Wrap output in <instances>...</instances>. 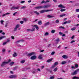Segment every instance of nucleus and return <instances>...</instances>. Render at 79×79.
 I'll return each instance as SVG.
<instances>
[{
  "instance_id": "f257e3e1",
  "label": "nucleus",
  "mask_w": 79,
  "mask_h": 79,
  "mask_svg": "<svg viewBox=\"0 0 79 79\" xmlns=\"http://www.w3.org/2000/svg\"><path fill=\"white\" fill-rule=\"evenodd\" d=\"M79 71V69H77L76 70L74 71V72L71 73L72 75H76L77 74V73Z\"/></svg>"
},
{
  "instance_id": "f03ea898",
  "label": "nucleus",
  "mask_w": 79,
  "mask_h": 79,
  "mask_svg": "<svg viewBox=\"0 0 79 79\" xmlns=\"http://www.w3.org/2000/svg\"><path fill=\"white\" fill-rule=\"evenodd\" d=\"M52 10H43L40 11V13H44L45 12H48V11H50Z\"/></svg>"
},
{
  "instance_id": "7ed1b4c3",
  "label": "nucleus",
  "mask_w": 79,
  "mask_h": 79,
  "mask_svg": "<svg viewBox=\"0 0 79 79\" xmlns=\"http://www.w3.org/2000/svg\"><path fill=\"white\" fill-rule=\"evenodd\" d=\"M8 62H7L4 61L1 64V66L3 67V66H5V65L6 64H8Z\"/></svg>"
},
{
  "instance_id": "20e7f679",
  "label": "nucleus",
  "mask_w": 79,
  "mask_h": 79,
  "mask_svg": "<svg viewBox=\"0 0 79 79\" xmlns=\"http://www.w3.org/2000/svg\"><path fill=\"white\" fill-rule=\"evenodd\" d=\"M35 9H37V10H39V9H41V8H43V6L35 7Z\"/></svg>"
},
{
  "instance_id": "39448f33",
  "label": "nucleus",
  "mask_w": 79,
  "mask_h": 79,
  "mask_svg": "<svg viewBox=\"0 0 79 79\" xmlns=\"http://www.w3.org/2000/svg\"><path fill=\"white\" fill-rule=\"evenodd\" d=\"M35 53L34 52L28 53L27 54V56H32V55H34Z\"/></svg>"
},
{
  "instance_id": "423d86ee",
  "label": "nucleus",
  "mask_w": 79,
  "mask_h": 79,
  "mask_svg": "<svg viewBox=\"0 0 79 79\" xmlns=\"http://www.w3.org/2000/svg\"><path fill=\"white\" fill-rule=\"evenodd\" d=\"M36 59V56H33L31 57V60H34Z\"/></svg>"
},
{
  "instance_id": "0eeeda50",
  "label": "nucleus",
  "mask_w": 79,
  "mask_h": 79,
  "mask_svg": "<svg viewBox=\"0 0 79 79\" xmlns=\"http://www.w3.org/2000/svg\"><path fill=\"white\" fill-rule=\"evenodd\" d=\"M58 6L59 7V8H65L64 6L62 4H60L58 5Z\"/></svg>"
},
{
  "instance_id": "6e6552de",
  "label": "nucleus",
  "mask_w": 79,
  "mask_h": 79,
  "mask_svg": "<svg viewBox=\"0 0 79 79\" xmlns=\"http://www.w3.org/2000/svg\"><path fill=\"white\" fill-rule=\"evenodd\" d=\"M50 7V6L49 5H44V6H43V8H47Z\"/></svg>"
},
{
  "instance_id": "1a4fd4ad",
  "label": "nucleus",
  "mask_w": 79,
  "mask_h": 79,
  "mask_svg": "<svg viewBox=\"0 0 79 79\" xmlns=\"http://www.w3.org/2000/svg\"><path fill=\"white\" fill-rule=\"evenodd\" d=\"M16 77V76L15 75H10L9 76V78H15Z\"/></svg>"
},
{
  "instance_id": "9d476101",
  "label": "nucleus",
  "mask_w": 79,
  "mask_h": 79,
  "mask_svg": "<svg viewBox=\"0 0 79 79\" xmlns=\"http://www.w3.org/2000/svg\"><path fill=\"white\" fill-rule=\"evenodd\" d=\"M47 17L48 18H53V17H54V16H51L50 15H47Z\"/></svg>"
},
{
  "instance_id": "9b49d317",
  "label": "nucleus",
  "mask_w": 79,
  "mask_h": 79,
  "mask_svg": "<svg viewBox=\"0 0 79 79\" xmlns=\"http://www.w3.org/2000/svg\"><path fill=\"white\" fill-rule=\"evenodd\" d=\"M34 26L37 29V30H39V27L37 26V25H34Z\"/></svg>"
},
{
  "instance_id": "f8f14e48",
  "label": "nucleus",
  "mask_w": 79,
  "mask_h": 79,
  "mask_svg": "<svg viewBox=\"0 0 79 79\" xmlns=\"http://www.w3.org/2000/svg\"><path fill=\"white\" fill-rule=\"evenodd\" d=\"M6 38V36H2L0 37V40H2V39H5Z\"/></svg>"
},
{
  "instance_id": "ddd939ff",
  "label": "nucleus",
  "mask_w": 79,
  "mask_h": 79,
  "mask_svg": "<svg viewBox=\"0 0 79 79\" xmlns=\"http://www.w3.org/2000/svg\"><path fill=\"white\" fill-rule=\"evenodd\" d=\"M24 42V40H19L18 41H17L16 42V43H19V42Z\"/></svg>"
},
{
  "instance_id": "4468645a",
  "label": "nucleus",
  "mask_w": 79,
  "mask_h": 79,
  "mask_svg": "<svg viewBox=\"0 0 79 79\" xmlns=\"http://www.w3.org/2000/svg\"><path fill=\"white\" fill-rule=\"evenodd\" d=\"M38 58L39 59H42V55L40 54L39 55Z\"/></svg>"
},
{
  "instance_id": "2eb2a0df",
  "label": "nucleus",
  "mask_w": 79,
  "mask_h": 79,
  "mask_svg": "<svg viewBox=\"0 0 79 79\" xmlns=\"http://www.w3.org/2000/svg\"><path fill=\"white\" fill-rule=\"evenodd\" d=\"M18 56V54L17 53H14L13 54V57H16V56Z\"/></svg>"
},
{
  "instance_id": "dca6fc26",
  "label": "nucleus",
  "mask_w": 79,
  "mask_h": 79,
  "mask_svg": "<svg viewBox=\"0 0 79 79\" xmlns=\"http://www.w3.org/2000/svg\"><path fill=\"white\" fill-rule=\"evenodd\" d=\"M62 58L66 59V58H68V56L65 55H64L62 56Z\"/></svg>"
},
{
  "instance_id": "f3484780",
  "label": "nucleus",
  "mask_w": 79,
  "mask_h": 79,
  "mask_svg": "<svg viewBox=\"0 0 79 79\" xmlns=\"http://www.w3.org/2000/svg\"><path fill=\"white\" fill-rule=\"evenodd\" d=\"M73 79H79V78L78 77L76 76L73 77Z\"/></svg>"
},
{
  "instance_id": "a211bd4d",
  "label": "nucleus",
  "mask_w": 79,
  "mask_h": 79,
  "mask_svg": "<svg viewBox=\"0 0 79 79\" xmlns=\"http://www.w3.org/2000/svg\"><path fill=\"white\" fill-rule=\"evenodd\" d=\"M33 12L36 14L37 15H39V13L37 11H33Z\"/></svg>"
},
{
  "instance_id": "6ab92c4d",
  "label": "nucleus",
  "mask_w": 79,
  "mask_h": 79,
  "mask_svg": "<svg viewBox=\"0 0 79 79\" xmlns=\"http://www.w3.org/2000/svg\"><path fill=\"white\" fill-rule=\"evenodd\" d=\"M66 61H65L62 62L61 64H66Z\"/></svg>"
},
{
  "instance_id": "aec40b11",
  "label": "nucleus",
  "mask_w": 79,
  "mask_h": 79,
  "mask_svg": "<svg viewBox=\"0 0 79 79\" xmlns=\"http://www.w3.org/2000/svg\"><path fill=\"white\" fill-rule=\"evenodd\" d=\"M58 68L57 67H56V68H55L53 70V71H54V72H56V71H57V70H58Z\"/></svg>"
},
{
  "instance_id": "412c9836",
  "label": "nucleus",
  "mask_w": 79,
  "mask_h": 79,
  "mask_svg": "<svg viewBox=\"0 0 79 79\" xmlns=\"http://www.w3.org/2000/svg\"><path fill=\"white\" fill-rule=\"evenodd\" d=\"M11 10H16L15 9V6H13L11 8Z\"/></svg>"
},
{
  "instance_id": "4be33fe9",
  "label": "nucleus",
  "mask_w": 79,
  "mask_h": 79,
  "mask_svg": "<svg viewBox=\"0 0 79 79\" xmlns=\"http://www.w3.org/2000/svg\"><path fill=\"white\" fill-rule=\"evenodd\" d=\"M52 60H53V58L48 59V60L47 61V62H48H48H50V61H52Z\"/></svg>"
},
{
  "instance_id": "5701e85b",
  "label": "nucleus",
  "mask_w": 79,
  "mask_h": 79,
  "mask_svg": "<svg viewBox=\"0 0 79 79\" xmlns=\"http://www.w3.org/2000/svg\"><path fill=\"white\" fill-rule=\"evenodd\" d=\"M55 40L56 41V42H56V44H57L58 42H60V39L59 38H58L56 40Z\"/></svg>"
},
{
  "instance_id": "b1692460",
  "label": "nucleus",
  "mask_w": 79,
  "mask_h": 79,
  "mask_svg": "<svg viewBox=\"0 0 79 79\" xmlns=\"http://www.w3.org/2000/svg\"><path fill=\"white\" fill-rule=\"evenodd\" d=\"M19 26H20V25H19V24H17L16 26H15V27L17 28L18 29V27H19Z\"/></svg>"
},
{
  "instance_id": "393cba45",
  "label": "nucleus",
  "mask_w": 79,
  "mask_h": 79,
  "mask_svg": "<svg viewBox=\"0 0 79 79\" xmlns=\"http://www.w3.org/2000/svg\"><path fill=\"white\" fill-rule=\"evenodd\" d=\"M38 24L39 25H41V24H42V21H40L38 22Z\"/></svg>"
},
{
  "instance_id": "a878e982",
  "label": "nucleus",
  "mask_w": 79,
  "mask_h": 79,
  "mask_svg": "<svg viewBox=\"0 0 79 79\" xmlns=\"http://www.w3.org/2000/svg\"><path fill=\"white\" fill-rule=\"evenodd\" d=\"M26 8V6H22L21 8V9H24V8Z\"/></svg>"
},
{
  "instance_id": "bb28decb",
  "label": "nucleus",
  "mask_w": 79,
  "mask_h": 79,
  "mask_svg": "<svg viewBox=\"0 0 79 79\" xmlns=\"http://www.w3.org/2000/svg\"><path fill=\"white\" fill-rule=\"evenodd\" d=\"M51 32L52 34H54V33L55 32V30H53L51 31Z\"/></svg>"
},
{
  "instance_id": "cd10ccee",
  "label": "nucleus",
  "mask_w": 79,
  "mask_h": 79,
  "mask_svg": "<svg viewBox=\"0 0 79 79\" xmlns=\"http://www.w3.org/2000/svg\"><path fill=\"white\" fill-rule=\"evenodd\" d=\"M60 11L61 12H63V11H66V9H63L60 10Z\"/></svg>"
},
{
  "instance_id": "c85d7f7f",
  "label": "nucleus",
  "mask_w": 79,
  "mask_h": 79,
  "mask_svg": "<svg viewBox=\"0 0 79 79\" xmlns=\"http://www.w3.org/2000/svg\"><path fill=\"white\" fill-rule=\"evenodd\" d=\"M35 30V29L34 28V27H33L31 30V32H33V31H34Z\"/></svg>"
},
{
  "instance_id": "c756f323",
  "label": "nucleus",
  "mask_w": 79,
  "mask_h": 79,
  "mask_svg": "<svg viewBox=\"0 0 79 79\" xmlns=\"http://www.w3.org/2000/svg\"><path fill=\"white\" fill-rule=\"evenodd\" d=\"M48 24H49V23L48 22H47L44 24V26H47L48 25Z\"/></svg>"
},
{
  "instance_id": "7c9ffc66",
  "label": "nucleus",
  "mask_w": 79,
  "mask_h": 79,
  "mask_svg": "<svg viewBox=\"0 0 79 79\" xmlns=\"http://www.w3.org/2000/svg\"><path fill=\"white\" fill-rule=\"evenodd\" d=\"M59 20L58 19H57L55 21V22L57 24H58V23H59Z\"/></svg>"
},
{
  "instance_id": "2f4dec72",
  "label": "nucleus",
  "mask_w": 79,
  "mask_h": 79,
  "mask_svg": "<svg viewBox=\"0 0 79 79\" xmlns=\"http://www.w3.org/2000/svg\"><path fill=\"white\" fill-rule=\"evenodd\" d=\"M66 16V14H64L63 15H60V17H63V16Z\"/></svg>"
},
{
  "instance_id": "473e14b6",
  "label": "nucleus",
  "mask_w": 79,
  "mask_h": 79,
  "mask_svg": "<svg viewBox=\"0 0 79 79\" xmlns=\"http://www.w3.org/2000/svg\"><path fill=\"white\" fill-rule=\"evenodd\" d=\"M19 6H15V10H16L17 9H19Z\"/></svg>"
},
{
  "instance_id": "72a5a7b5",
  "label": "nucleus",
  "mask_w": 79,
  "mask_h": 79,
  "mask_svg": "<svg viewBox=\"0 0 79 79\" xmlns=\"http://www.w3.org/2000/svg\"><path fill=\"white\" fill-rule=\"evenodd\" d=\"M25 62V60H23L22 61H21L20 63H24Z\"/></svg>"
},
{
  "instance_id": "f704fd0d",
  "label": "nucleus",
  "mask_w": 79,
  "mask_h": 79,
  "mask_svg": "<svg viewBox=\"0 0 79 79\" xmlns=\"http://www.w3.org/2000/svg\"><path fill=\"white\" fill-rule=\"evenodd\" d=\"M14 64V62H12L10 63V66H12Z\"/></svg>"
},
{
  "instance_id": "c9c22d12",
  "label": "nucleus",
  "mask_w": 79,
  "mask_h": 79,
  "mask_svg": "<svg viewBox=\"0 0 79 79\" xmlns=\"http://www.w3.org/2000/svg\"><path fill=\"white\" fill-rule=\"evenodd\" d=\"M76 27H73L72 29H71V31H74L75 29H76Z\"/></svg>"
},
{
  "instance_id": "e433bc0d",
  "label": "nucleus",
  "mask_w": 79,
  "mask_h": 79,
  "mask_svg": "<svg viewBox=\"0 0 79 79\" xmlns=\"http://www.w3.org/2000/svg\"><path fill=\"white\" fill-rule=\"evenodd\" d=\"M23 21L26 22L27 21V19L26 18H24L23 19Z\"/></svg>"
},
{
  "instance_id": "4c0bfd02",
  "label": "nucleus",
  "mask_w": 79,
  "mask_h": 79,
  "mask_svg": "<svg viewBox=\"0 0 79 79\" xmlns=\"http://www.w3.org/2000/svg\"><path fill=\"white\" fill-rule=\"evenodd\" d=\"M58 62H55L54 64L55 66H56V65H58Z\"/></svg>"
},
{
  "instance_id": "58836bf2",
  "label": "nucleus",
  "mask_w": 79,
  "mask_h": 79,
  "mask_svg": "<svg viewBox=\"0 0 79 79\" xmlns=\"http://www.w3.org/2000/svg\"><path fill=\"white\" fill-rule=\"evenodd\" d=\"M55 67V66L54 65H54H53L51 67V68L52 69H53V68H54Z\"/></svg>"
},
{
  "instance_id": "ea45409f",
  "label": "nucleus",
  "mask_w": 79,
  "mask_h": 79,
  "mask_svg": "<svg viewBox=\"0 0 79 79\" xmlns=\"http://www.w3.org/2000/svg\"><path fill=\"white\" fill-rule=\"evenodd\" d=\"M54 78V77L53 76L50 77V79H53Z\"/></svg>"
},
{
  "instance_id": "a19ab883",
  "label": "nucleus",
  "mask_w": 79,
  "mask_h": 79,
  "mask_svg": "<svg viewBox=\"0 0 79 79\" xmlns=\"http://www.w3.org/2000/svg\"><path fill=\"white\" fill-rule=\"evenodd\" d=\"M48 35V33L46 32L45 33L44 35Z\"/></svg>"
},
{
  "instance_id": "79ce46f5",
  "label": "nucleus",
  "mask_w": 79,
  "mask_h": 79,
  "mask_svg": "<svg viewBox=\"0 0 79 79\" xmlns=\"http://www.w3.org/2000/svg\"><path fill=\"white\" fill-rule=\"evenodd\" d=\"M59 34L60 35H62V34H63V33H62V32H61L60 31L59 32Z\"/></svg>"
},
{
  "instance_id": "37998d69",
  "label": "nucleus",
  "mask_w": 79,
  "mask_h": 79,
  "mask_svg": "<svg viewBox=\"0 0 79 79\" xmlns=\"http://www.w3.org/2000/svg\"><path fill=\"white\" fill-rule=\"evenodd\" d=\"M55 52H52V53H51V55H54V54H55Z\"/></svg>"
},
{
  "instance_id": "c03bdc74",
  "label": "nucleus",
  "mask_w": 79,
  "mask_h": 79,
  "mask_svg": "<svg viewBox=\"0 0 79 79\" xmlns=\"http://www.w3.org/2000/svg\"><path fill=\"white\" fill-rule=\"evenodd\" d=\"M25 1H22L20 2L21 3H25Z\"/></svg>"
},
{
  "instance_id": "a18cd8bd",
  "label": "nucleus",
  "mask_w": 79,
  "mask_h": 79,
  "mask_svg": "<svg viewBox=\"0 0 79 79\" xmlns=\"http://www.w3.org/2000/svg\"><path fill=\"white\" fill-rule=\"evenodd\" d=\"M75 42V41L74 40H72L71 42H70V44H72V43H73L74 42Z\"/></svg>"
},
{
  "instance_id": "49530a36",
  "label": "nucleus",
  "mask_w": 79,
  "mask_h": 79,
  "mask_svg": "<svg viewBox=\"0 0 79 79\" xmlns=\"http://www.w3.org/2000/svg\"><path fill=\"white\" fill-rule=\"evenodd\" d=\"M17 28L15 27V28H14V31H16L17 30Z\"/></svg>"
},
{
  "instance_id": "de8ad7c7",
  "label": "nucleus",
  "mask_w": 79,
  "mask_h": 79,
  "mask_svg": "<svg viewBox=\"0 0 79 79\" xmlns=\"http://www.w3.org/2000/svg\"><path fill=\"white\" fill-rule=\"evenodd\" d=\"M59 28H60L61 29H64V27H63V26H60L59 27Z\"/></svg>"
},
{
  "instance_id": "09e8293b",
  "label": "nucleus",
  "mask_w": 79,
  "mask_h": 79,
  "mask_svg": "<svg viewBox=\"0 0 79 79\" xmlns=\"http://www.w3.org/2000/svg\"><path fill=\"white\" fill-rule=\"evenodd\" d=\"M0 22H1V24H3V22H4V21H3V20H1L0 21Z\"/></svg>"
},
{
  "instance_id": "8fccbe9b",
  "label": "nucleus",
  "mask_w": 79,
  "mask_h": 79,
  "mask_svg": "<svg viewBox=\"0 0 79 79\" xmlns=\"http://www.w3.org/2000/svg\"><path fill=\"white\" fill-rule=\"evenodd\" d=\"M7 43V42H5L3 43V45H5Z\"/></svg>"
},
{
  "instance_id": "3c124183",
  "label": "nucleus",
  "mask_w": 79,
  "mask_h": 79,
  "mask_svg": "<svg viewBox=\"0 0 79 79\" xmlns=\"http://www.w3.org/2000/svg\"><path fill=\"white\" fill-rule=\"evenodd\" d=\"M45 1L43 0V1H42L41 3H42V4L44 3H45Z\"/></svg>"
},
{
  "instance_id": "603ef678",
  "label": "nucleus",
  "mask_w": 79,
  "mask_h": 79,
  "mask_svg": "<svg viewBox=\"0 0 79 79\" xmlns=\"http://www.w3.org/2000/svg\"><path fill=\"white\" fill-rule=\"evenodd\" d=\"M53 2H54L55 3H56L57 2V0H52Z\"/></svg>"
},
{
  "instance_id": "864d4df0",
  "label": "nucleus",
  "mask_w": 79,
  "mask_h": 79,
  "mask_svg": "<svg viewBox=\"0 0 79 79\" xmlns=\"http://www.w3.org/2000/svg\"><path fill=\"white\" fill-rule=\"evenodd\" d=\"M20 23H21V24H23V23H24V21H21L20 22Z\"/></svg>"
},
{
  "instance_id": "5fc2aeb1",
  "label": "nucleus",
  "mask_w": 79,
  "mask_h": 79,
  "mask_svg": "<svg viewBox=\"0 0 79 79\" xmlns=\"http://www.w3.org/2000/svg\"><path fill=\"white\" fill-rule=\"evenodd\" d=\"M18 13V12H16L14 13L13 14V16H15V15H16V13Z\"/></svg>"
},
{
  "instance_id": "6e6d98bb",
  "label": "nucleus",
  "mask_w": 79,
  "mask_h": 79,
  "mask_svg": "<svg viewBox=\"0 0 79 79\" xmlns=\"http://www.w3.org/2000/svg\"><path fill=\"white\" fill-rule=\"evenodd\" d=\"M6 16V14H3V15H2V17H4V16Z\"/></svg>"
},
{
  "instance_id": "4d7b16f0",
  "label": "nucleus",
  "mask_w": 79,
  "mask_h": 79,
  "mask_svg": "<svg viewBox=\"0 0 79 79\" xmlns=\"http://www.w3.org/2000/svg\"><path fill=\"white\" fill-rule=\"evenodd\" d=\"M71 20H69L67 22V23H71Z\"/></svg>"
},
{
  "instance_id": "13d9d810",
  "label": "nucleus",
  "mask_w": 79,
  "mask_h": 79,
  "mask_svg": "<svg viewBox=\"0 0 79 79\" xmlns=\"http://www.w3.org/2000/svg\"><path fill=\"white\" fill-rule=\"evenodd\" d=\"M76 12H79V9H77L76 10Z\"/></svg>"
},
{
  "instance_id": "bf43d9fd",
  "label": "nucleus",
  "mask_w": 79,
  "mask_h": 79,
  "mask_svg": "<svg viewBox=\"0 0 79 79\" xmlns=\"http://www.w3.org/2000/svg\"><path fill=\"white\" fill-rule=\"evenodd\" d=\"M5 49H3L2 50V52H5Z\"/></svg>"
},
{
  "instance_id": "052dcab7",
  "label": "nucleus",
  "mask_w": 79,
  "mask_h": 79,
  "mask_svg": "<svg viewBox=\"0 0 79 79\" xmlns=\"http://www.w3.org/2000/svg\"><path fill=\"white\" fill-rule=\"evenodd\" d=\"M75 67L76 68H77V67H78V65H77V64H75Z\"/></svg>"
},
{
  "instance_id": "680f3d73",
  "label": "nucleus",
  "mask_w": 79,
  "mask_h": 79,
  "mask_svg": "<svg viewBox=\"0 0 79 79\" xmlns=\"http://www.w3.org/2000/svg\"><path fill=\"white\" fill-rule=\"evenodd\" d=\"M37 71H40V69H37Z\"/></svg>"
},
{
  "instance_id": "e2e57ef3",
  "label": "nucleus",
  "mask_w": 79,
  "mask_h": 79,
  "mask_svg": "<svg viewBox=\"0 0 79 79\" xmlns=\"http://www.w3.org/2000/svg\"><path fill=\"white\" fill-rule=\"evenodd\" d=\"M66 23H68L67 21L63 23V24H66Z\"/></svg>"
},
{
  "instance_id": "0e129e2a",
  "label": "nucleus",
  "mask_w": 79,
  "mask_h": 79,
  "mask_svg": "<svg viewBox=\"0 0 79 79\" xmlns=\"http://www.w3.org/2000/svg\"><path fill=\"white\" fill-rule=\"evenodd\" d=\"M8 26V23H7L5 25V27H7Z\"/></svg>"
},
{
  "instance_id": "69168bd1",
  "label": "nucleus",
  "mask_w": 79,
  "mask_h": 79,
  "mask_svg": "<svg viewBox=\"0 0 79 79\" xmlns=\"http://www.w3.org/2000/svg\"><path fill=\"white\" fill-rule=\"evenodd\" d=\"M10 40L9 39H7V41L6 42H7H7H10Z\"/></svg>"
},
{
  "instance_id": "338daca9",
  "label": "nucleus",
  "mask_w": 79,
  "mask_h": 79,
  "mask_svg": "<svg viewBox=\"0 0 79 79\" xmlns=\"http://www.w3.org/2000/svg\"><path fill=\"white\" fill-rule=\"evenodd\" d=\"M11 61V60L9 59V60H8V62H8V63H10V62Z\"/></svg>"
},
{
  "instance_id": "774afa93",
  "label": "nucleus",
  "mask_w": 79,
  "mask_h": 79,
  "mask_svg": "<svg viewBox=\"0 0 79 79\" xmlns=\"http://www.w3.org/2000/svg\"><path fill=\"white\" fill-rule=\"evenodd\" d=\"M27 31H31V29H27Z\"/></svg>"
}]
</instances>
